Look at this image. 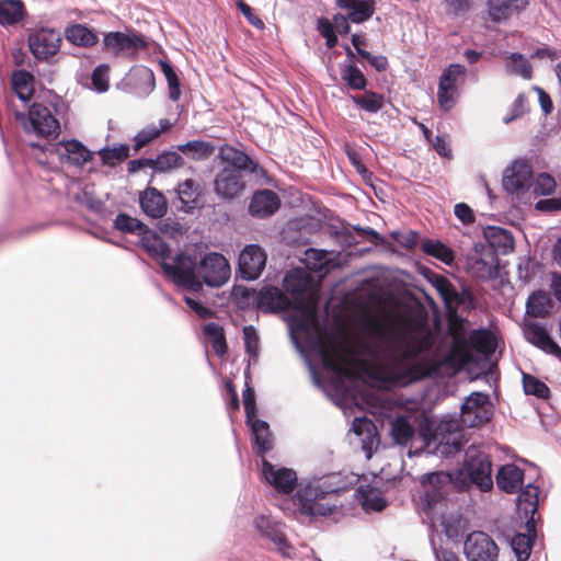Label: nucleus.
<instances>
[{"label":"nucleus","instance_id":"680f3d73","mask_svg":"<svg viewBox=\"0 0 561 561\" xmlns=\"http://www.w3.org/2000/svg\"><path fill=\"white\" fill-rule=\"evenodd\" d=\"M525 96L523 94H519L513 104L512 115L504 117L503 122L505 124H508L515 118L522 116L525 112Z\"/></svg>","mask_w":561,"mask_h":561},{"label":"nucleus","instance_id":"5fc2aeb1","mask_svg":"<svg viewBox=\"0 0 561 561\" xmlns=\"http://www.w3.org/2000/svg\"><path fill=\"white\" fill-rule=\"evenodd\" d=\"M554 188V179L547 173L539 174L535 181V192L539 195H550Z\"/></svg>","mask_w":561,"mask_h":561},{"label":"nucleus","instance_id":"774afa93","mask_svg":"<svg viewBox=\"0 0 561 561\" xmlns=\"http://www.w3.org/2000/svg\"><path fill=\"white\" fill-rule=\"evenodd\" d=\"M435 557L437 561H461L454 551L447 549L436 550Z\"/></svg>","mask_w":561,"mask_h":561},{"label":"nucleus","instance_id":"c9c22d12","mask_svg":"<svg viewBox=\"0 0 561 561\" xmlns=\"http://www.w3.org/2000/svg\"><path fill=\"white\" fill-rule=\"evenodd\" d=\"M183 165L184 159L174 151L163 152L156 160H151V168L158 172H169Z\"/></svg>","mask_w":561,"mask_h":561},{"label":"nucleus","instance_id":"7c9ffc66","mask_svg":"<svg viewBox=\"0 0 561 561\" xmlns=\"http://www.w3.org/2000/svg\"><path fill=\"white\" fill-rule=\"evenodd\" d=\"M485 237L492 248L507 253L514 249V238L512 233L500 227H491L485 231Z\"/></svg>","mask_w":561,"mask_h":561},{"label":"nucleus","instance_id":"1a4fd4ad","mask_svg":"<svg viewBox=\"0 0 561 561\" xmlns=\"http://www.w3.org/2000/svg\"><path fill=\"white\" fill-rule=\"evenodd\" d=\"M491 415L492 403L489 396L482 392H472L461 405L460 422L467 427H478L488 422Z\"/></svg>","mask_w":561,"mask_h":561},{"label":"nucleus","instance_id":"2eb2a0df","mask_svg":"<svg viewBox=\"0 0 561 561\" xmlns=\"http://www.w3.org/2000/svg\"><path fill=\"white\" fill-rule=\"evenodd\" d=\"M103 43L105 50L115 56L134 55L138 49L146 47L142 38L122 32L106 34Z\"/></svg>","mask_w":561,"mask_h":561},{"label":"nucleus","instance_id":"f3484780","mask_svg":"<svg viewBox=\"0 0 561 561\" xmlns=\"http://www.w3.org/2000/svg\"><path fill=\"white\" fill-rule=\"evenodd\" d=\"M241 172L237 169H224L215 180V191L225 198H234L243 191Z\"/></svg>","mask_w":561,"mask_h":561},{"label":"nucleus","instance_id":"0eeeda50","mask_svg":"<svg viewBox=\"0 0 561 561\" xmlns=\"http://www.w3.org/2000/svg\"><path fill=\"white\" fill-rule=\"evenodd\" d=\"M465 471L470 481L481 491L486 492L493 488L491 460L481 450L474 447L468 448Z\"/></svg>","mask_w":561,"mask_h":561},{"label":"nucleus","instance_id":"a878e982","mask_svg":"<svg viewBox=\"0 0 561 561\" xmlns=\"http://www.w3.org/2000/svg\"><path fill=\"white\" fill-rule=\"evenodd\" d=\"M517 500V505L519 510L524 512L525 517H530V519L527 522V529L530 534L534 531L533 520L538 505V488L533 484L526 485V488L519 493Z\"/></svg>","mask_w":561,"mask_h":561},{"label":"nucleus","instance_id":"a18cd8bd","mask_svg":"<svg viewBox=\"0 0 561 561\" xmlns=\"http://www.w3.org/2000/svg\"><path fill=\"white\" fill-rule=\"evenodd\" d=\"M133 76L136 78L137 81L141 83V85L138 88V94L140 96H147L153 91L156 87L154 76L149 68H137L134 71Z\"/></svg>","mask_w":561,"mask_h":561},{"label":"nucleus","instance_id":"e433bc0d","mask_svg":"<svg viewBox=\"0 0 561 561\" xmlns=\"http://www.w3.org/2000/svg\"><path fill=\"white\" fill-rule=\"evenodd\" d=\"M141 242L147 251L154 256L164 259L169 255V247L150 229H147V232L141 236Z\"/></svg>","mask_w":561,"mask_h":561},{"label":"nucleus","instance_id":"393cba45","mask_svg":"<svg viewBox=\"0 0 561 561\" xmlns=\"http://www.w3.org/2000/svg\"><path fill=\"white\" fill-rule=\"evenodd\" d=\"M471 273L481 279H490L497 275V260L493 252H485L473 257L470 263Z\"/></svg>","mask_w":561,"mask_h":561},{"label":"nucleus","instance_id":"aec40b11","mask_svg":"<svg viewBox=\"0 0 561 561\" xmlns=\"http://www.w3.org/2000/svg\"><path fill=\"white\" fill-rule=\"evenodd\" d=\"M528 5V0H489L488 14L491 21L501 23Z\"/></svg>","mask_w":561,"mask_h":561},{"label":"nucleus","instance_id":"6e6552de","mask_svg":"<svg viewBox=\"0 0 561 561\" xmlns=\"http://www.w3.org/2000/svg\"><path fill=\"white\" fill-rule=\"evenodd\" d=\"M285 289L296 296L297 299L306 301L307 308L313 313L317 288L310 273L301 267L288 271L284 278Z\"/></svg>","mask_w":561,"mask_h":561},{"label":"nucleus","instance_id":"49530a36","mask_svg":"<svg viewBox=\"0 0 561 561\" xmlns=\"http://www.w3.org/2000/svg\"><path fill=\"white\" fill-rule=\"evenodd\" d=\"M506 69L510 73L520 76L524 79H530L531 77V67L528 60L519 54L511 55Z\"/></svg>","mask_w":561,"mask_h":561},{"label":"nucleus","instance_id":"9b49d317","mask_svg":"<svg viewBox=\"0 0 561 561\" xmlns=\"http://www.w3.org/2000/svg\"><path fill=\"white\" fill-rule=\"evenodd\" d=\"M533 171L526 160H514L504 171L503 187L511 194H523L531 185Z\"/></svg>","mask_w":561,"mask_h":561},{"label":"nucleus","instance_id":"473e14b6","mask_svg":"<svg viewBox=\"0 0 561 561\" xmlns=\"http://www.w3.org/2000/svg\"><path fill=\"white\" fill-rule=\"evenodd\" d=\"M172 127V124L169 119L162 118L159 121V125H148L144 129H141L135 137V149L138 150L156 138H158L162 131H165Z\"/></svg>","mask_w":561,"mask_h":561},{"label":"nucleus","instance_id":"6ab92c4d","mask_svg":"<svg viewBox=\"0 0 561 561\" xmlns=\"http://www.w3.org/2000/svg\"><path fill=\"white\" fill-rule=\"evenodd\" d=\"M139 204L142 211L151 218H161L168 210L164 195L154 187H147L139 195Z\"/></svg>","mask_w":561,"mask_h":561},{"label":"nucleus","instance_id":"dca6fc26","mask_svg":"<svg viewBox=\"0 0 561 561\" xmlns=\"http://www.w3.org/2000/svg\"><path fill=\"white\" fill-rule=\"evenodd\" d=\"M54 150L61 163H68L75 167H82L93 158V152L75 139L59 141L56 144Z\"/></svg>","mask_w":561,"mask_h":561},{"label":"nucleus","instance_id":"bf43d9fd","mask_svg":"<svg viewBox=\"0 0 561 561\" xmlns=\"http://www.w3.org/2000/svg\"><path fill=\"white\" fill-rule=\"evenodd\" d=\"M243 405L247 414V422H250L253 417H255V401H254V392L250 387L243 391Z\"/></svg>","mask_w":561,"mask_h":561},{"label":"nucleus","instance_id":"4d7b16f0","mask_svg":"<svg viewBox=\"0 0 561 561\" xmlns=\"http://www.w3.org/2000/svg\"><path fill=\"white\" fill-rule=\"evenodd\" d=\"M254 526L262 536H265L270 539L278 533L267 516H259L255 518Z\"/></svg>","mask_w":561,"mask_h":561},{"label":"nucleus","instance_id":"7ed1b4c3","mask_svg":"<svg viewBox=\"0 0 561 561\" xmlns=\"http://www.w3.org/2000/svg\"><path fill=\"white\" fill-rule=\"evenodd\" d=\"M420 484V508L432 525H444L447 511L446 493L451 484V476L444 471L427 473L421 477Z\"/></svg>","mask_w":561,"mask_h":561},{"label":"nucleus","instance_id":"052dcab7","mask_svg":"<svg viewBox=\"0 0 561 561\" xmlns=\"http://www.w3.org/2000/svg\"><path fill=\"white\" fill-rule=\"evenodd\" d=\"M455 215L463 224H471L474 221L473 211L467 204H457L455 206Z\"/></svg>","mask_w":561,"mask_h":561},{"label":"nucleus","instance_id":"4c0bfd02","mask_svg":"<svg viewBox=\"0 0 561 561\" xmlns=\"http://www.w3.org/2000/svg\"><path fill=\"white\" fill-rule=\"evenodd\" d=\"M527 313L533 317H543L550 309V297L543 291L534 293L527 300Z\"/></svg>","mask_w":561,"mask_h":561},{"label":"nucleus","instance_id":"72a5a7b5","mask_svg":"<svg viewBox=\"0 0 561 561\" xmlns=\"http://www.w3.org/2000/svg\"><path fill=\"white\" fill-rule=\"evenodd\" d=\"M66 38L78 46H92L98 42L96 34L81 24H75L67 27Z\"/></svg>","mask_w":561,"mask_h":561},{"label":"nucleus","instance_id":"e2e57ef3","mask_svg":"<svg viewBox=\"0 0 561 561\" xmlns=\"http://www.w3.org/2000/svg\"><path fill=\"white\" fill-rule=\"evenodd\" d=\"M271 540L274 542L277 551L283 557H290L291 556L293 548L290 547V545L287 543V541L285 540V538L280 534L277 533L274 537L271 538Z\"/></svg>","mask_w":561,"mask_h":561},{"label":"nucleus","instance_id":"ddd939ff","mask_svg":"<svg viewBox=\"0 0 561 561\" xmlns=\"http://www.w3.org/2000/svg\"><path fill=\"white\" fill-rule=\"evenodd\" d=\"M61 43L60 34L50 28H39L28 36V47L37 59H47L55 55Z\"/></svg>","mask_w":561,"mask_h":561},{"label":"nucleus","instance_id":"f03ea898","mask_svg":"<svg viewBox=\"0 0 561 561\" xmlns=\"http://www.w3.org/2000/svg\"><path fill=\"white\" fill-rule=\"evenodd\" d=\"M162 268L178 286L193 291H199L203 284L220 287L231 275L228 260L217 252L205 253L198 263L190 254L182 252L172 262H163Z\"/></svg>","mask_w":561,"mask_h":561},{"label":"nucleus","instance_id":"09e8293b","mask_svg":"<svg viewBox=\"0 0 561 561\" xmlns=\"http://www.w3.org/2000/svg\"><path fill=\"white\" fill-rule=\"evenodd\" d=\"M342 79L350 88L355 90H363L366 87V79L363 72L352 65L344 67L342 70Z\"/></svg>","mask_w":561,"mask_h":561},{"label":"nucleus","instance_id":"69168bd1","mask_svg":"<svg viewBox=\"0 0 561 561\" xmlns=\"http://www.w3.org/2000/svg\"><path fill=\"white\" fill-rule=\"evenodd\" d=\"M440 291L447 304L457 302L458 295L446 279L440 283Z\"/></svg>","mask_w":561,"mask_h":561},{"label":"nucleus","instance_id":"c756f323","mask_svg":"<svg viewBox=\"0 0 561 561\" xmlns=\"http://www.w3.org/2000/svg\"><path fill=\"white\" fill-rule=\"evenodd\" d=\"M25 9L21 0H0V24L12 25L21 21Z\"/></svg>","mask_w":561,"mask_h":561},{"label":"nucleus","instance_id":"13d9d810","mask_svg":"<svg viewBox=\"0 0 561 561\" xmlns=\"http://www.w3.org/2000/svg\"><path fill=\"white\" fill-rule=\"evenodd\" d=\"M237 7L252 26L264 30V22L252 12V9L245 2L239 0L237 1Z\"/></svg>","mask_w":561,"mask_h":561},{"label":"nucleus","instance_id":"338daca9","mask_svg":"<svg viewBox=\"0 0 561 561\" xmlns=\"http://www.w3.org/2000/svg\"><path fill=\"white\" fill-rule=\"evenodd\" d=\"M185 302L202 318H208L211 314V311L208 308L204 307L201 302L191 297H185Z\"/></svg>","mask_w":561,"mask_h":561},{"label":"nucleus","instance_id":"864d4df0","mask_svg":"<svg viewBox=\"0 0 561 561\" xmlns=\"http://www.w3.org/2000/svg\"><path fill=\"white\" fill-rule=\"evenodd\" d=\"M92 84L99 92H105L108 89V67L99 66L92 73Z\"/></svg>","mask_w":561,"mask_h":561},{"label":"nucleus","instance_id":"cd10ccee","mask_svg":"<svg viewBox=\"0 0 561 561\" xmlns=\"http://www.w3.org/2000/svg\"><path fill=\"white\" fill-rule=\"evenodd\" d=\"M12 89L18 98L24 102L31 100L34 94L35 78L26 70H16L11 76Z\"/></svg>","mask_w":561,"mask_h":561},{"label":"nucleus","instance_id":"4be33fe9","mask_svg":"<svg viewBox=\"0 0 561 561\" xmlns=\"http://www.w3.org/2000/svg\"><path fill=\"white\" fill-rule=\"evenodd\" d=\"M523 482V470L513 463L502 466L496 473V484L506 493L517 492Z\"/></svg>","mask_w":561,"mask_h":561},{"label":"nucleus","instance_id":"c03bdc74","mask_svg":"<svg viewBox=\"0 0 561 561\" xmlns=\"http://www.w3.org/2000/svg\"><path fill=\"white\" fill-rule=\"evenodd\" d=\"M352 100L363 110L376 113L383 106V98L374 92H366L364 95H354Z\"/></svg>","mask_w":561,"mask_h":561},{"label":"nucleus","instance_id":"9d476101","mask_svg":"<svg viewBox=\"0 0 561 561\" xmlns=\"http://www.w3.org/2000/svg\"><path fill=\"white\" fill-rule=\"evenodd\" d=\"M463 553L468 561H496L499 548L489 535L474 531L467 537Z\"/></svg>","mask_w":561,"mask_h":561},{"label":"nucleus","instance_id":"a211bd4d","mask_svg":"<svg viewBox=\"0 0 561 561\" xmlns=\"http://www.w3.org/2000/svg\"><path fill=\"white\" fill-rule=\"evenodd\" d=\"M523 333L529 343L561 358V348L540 324L528 322L524 325Z\"/></svg>","mask_w":561,"mask_h":561},{"label":"nucleus","instance_id":"37998d69","mask_svg":"<svg viewBox=\"0 0 561 561\" xmlns=\"http://www.w3.org/2000/svg\"><path fill=\"white\" fill-rule=\"evenodd\" d=\"M115 227L124 232H133L142 236L147 232L148 227L144 225L139 219L130 217L126 214H119L115 221Z\"/></svg>","mask_w":561,"mask_h":561},{"label":"nucleus","instance_id":"39448f33","mask_svg":"<svg viewBox=\"0 0 561 561\" xmlns=\"http://www.w3.org/2000/svg\"><path fill=\"white\" fill-rule=\"evenodd\" d=\"M25 133L41 137H49L58 134L59 123L49 110L38 103H34L27 114H18Z\"/></svg>","mask_w":561,"mask_h":561},{"label":"nucleus","instance_id":"3c124183","mask_svg":"<svg viewBox=\"0 0 561 561\" xmlns=\"http://www.w3.org/2000/svg\"><path fill=\"white\" fill-rule=\"evenodd\" d=\"M374 14V7L369 0H359L353 10L348 13V19L353 23H362Z\"/></svg>","mask_w":561,"mask_h":561},{"label":"nucleus","instance_id":"b1692460","mask_svg":"<svg viewBox=\"0 0 561 561\" xmlns=\"http://www.w3.org/2000/svg\"><path fill=\"white\" fill-rule=\"evenodd\" d=\"M333 252L308 249L304 253L302 262L306 265V270L325 274L336 265L333 261Z\"/></svg>","mask_w":561,"mask_h":561},{"label":"nucleus","instance_id":"de8ad7c7","mask_svg":"<svg viewBox=\"0 0 561 561\" xmlns=\"http://www.w3.org/2000/svg\"><path fill=\"white\" fill-rule=\"evenodd\" d=\"M512 548L518 561H525L529 558L531 551V536L517 534L512 539Z\"/></svg>","mask_w":561,"mask_h":561},{"label":"nucleus","instance_id":"8fccbe9b","mask_svg":"<svg viewBox=\"0 0 561 561\" xmlns=\"http://www.w3.org/2000/svg\"><path fill=\"white\" fill-rule=\"evenodd\" d=\"M523 386L527 394H533L542 399L549 396V388L531 375H523Z\"/></svg>","mask_w":561,"mask_h":561},{"label":"nucleus","instance_id":"f257e3e1","mask_svg":"<svg viewBox=\"0 0 561 561\" xmlns=\"http://www.w3.org/2000/svg\"><path fill=\"white\" fill-rule=\"evenodd\" d=\"M428 329L407 318H368L352 337L331 342L321 352L325 367L339 375L364 373L386 385L419 378L415 358L431 346Z\"/></svg>","mask_w":561,"mask_h":561},{"label":"nucleus","instance_id":"2f4dec72","mask_svg":"<svg viewBox=\"0 0 561 561\" xmlns=\"http://www.w3.org/2000/svg\"><path fill=\"white\" fill-rule=\"evenodd\" d=\"M252 430V434L255 439L257 453L260 455L265 454L272 448V435L266 422L253 417L248 422Z\"/></svg>","mask_w":561,"mask_h":561},{"label":"nucleus","instance_id":"5701e85b","mask_svg":"<svg viewBox=\"0 0 561 561\" xmlns=\"http://www.w3.org/2000/svg\"><path fill=\"white\" fill-rule=\"evenodd\" d=\"M257 306L264 311H282L289 306L288 298L276 287H265L257 296Z\"/></svg>","mask_w":561,"mask_h":561},{"label":"nucleus","instance_id":"f8f14e48","mask_svg":"<svg viewBox=\"0 0 561 561\" xmlns=\"http://www.w3.org/2000/svg\"><path fill=\"white\" fill-rule=\"evenodd\" d=\"M266 259V253L260 245H245L238 260L241 277L247 280L256 279L265 267Z\"/></svg>","mask_w":561,"mask_h":561},{"label":"nucleus","instance_id":"6e6d98bb","mask_svg":"<svg viewBox=\"0 0 561 561\" xmlns=\"http://www.w3.org/2000/svg\"><path fill=\"white\" fill-rule=\"evenodd\" d=\"M243 336L247 352L252 355H256L259 350V336L256 330L252 325L244 327Z\"/></svg>","mask_w":561,"mask_h":561},{"label":"nucleus","instance_id":"20e7f679","mask_svg":"<svg viewBox=\"0 0 561 561\" xmlns=\"http://www.w3.org/2000/svg\"><path fill=\"white\" fill-rule=\"evenodd\" d=\"M334 491H325L318 483L300 485L294 502L301 514L308 516H327L335 507Z\"/></svg>","mask_w":561,"mask_h":561},{"label":"nucleus","instance_id":"79ce46f5","mask_svg":"<svg viewBox=\"0 0 561 561\" xmlns=\"http://www.w3.org/2000/svg\"><path fill=\"white\" fill-rule=\"evenodd\" d=\"M414 430L408 417L399 416L391 424V434L398 444H407L413 436Z\"/></svg>","mask_w":561,"mask_h":561},{"label":"nucleus","instance_id":"412c9836","mask_svg":"<svg viewBox=\"0 0 561 561\" xmlns=\"http://www.w3.org/2000/svg\"><path fill=\"white\" fill-rule=\"evenodd\" d=\"M279 207V199L276 193L263 190L255 193L250 203V213L256 217H267Z\"/></svg>","mask_w":561,"mask_h":561},{"label":"nucleus","instance_id":"c85d7f7f","mask_svg":"<svg viewBox=\"0 0 561 561\" xmlns=\"http://www.w3.org/2000/svg\"><path fill=\"white\" fill-rule=\"evenodd\" d=\"M357 493L359 503L365 511L380 512L387 505L381 492L376 488L369 485L360 486Z\"/></svg>","mask_w":561,"mask_h":561},{"label":"nucleus","instance_id":"0e129e2a","mask_svg":"<svg viewBox=\"0 0 561 561\" xmlns=\"http://www.w3.org/2000/svg\"><path fill=\"white\" fill-rule=\"evenodd\" d=\"M348 20V18L342 14L334 15L332 22L334 32H337L339 34H347L350 32Z\"/></svg>","mask_w":561,"mask_h":561},{"label":"nucleus","instance_id":"bb28decb","mask_svg":"<svg viewBox=\"0 0 561 561\" xmlns=\"http://www.w3.org/2000/svg\"><path fill=\"white\" fill-rule=\"evenodd\" d=\"M175 193L183 208L192 209L203 194V186L195 180L186 179L179 183Z\"/></svg>","mask_w":561,"mask_h":561},{"label":"nucleus","instance_id":"603ef678","mask_svg":"<svg viewBox=\"0 0 561 561\" xmlns=\"http://www.w3.org/2000/svg\"><path fill=\"white\" fill-rule=\"evenodd\" d=\"M352 431L357 436H362V440L365 443L374 436L375 425L367 417H355L352 424Z\"/></svg>","mask_w":561,"mask_h":561},{"label":"nucleus","instance_id":"ea45409f","mask_svg":"<svg viewBox=\"0 0 561 561\" xmlns=\"http://www.w3.org/2000/svg\"><path fill=\"white\" fill-rule=\"evenodd\" d=\"M222 158L227 161H230L237 169H248L252 172L256 171V163L252 161L244 152L240 150H236L233 148H224L221 150Z\"/></svg>","mask_w":561,"mask_h":561},{"label":"nucleus","instance_id":"f704fd0d","mask_svg":"<svg viewBox=\"0 0 561 561\" xmlns=\"http://www.w3.org/2000/svg\"><path fill=\"white\" fill-rule=\"evenodd\" d=\"M421 249L424 253L434 256L447 265H451L455 260L453 250L438 240H424Z\"/></svg>","mask_w":561,"mask_h":561},{"label":"nucleus","instance_id":"4468645a","mask_svg":"<svg viewBox=\"0 0 561 561\" xmlns=\"http://www.w3.org/2000/svg\"><path fill=\"white\" fill-rule=\"evenodd\" d=\"M262 474L277 492L288 494L297 485V474L294 470L277 467L263 459Z\"/></svg>","mask_w":561,"mask_h":561},{"label":"nucleus","instance_id":"423d86ee","mask_svg":"<svg viewBox=\"0 0 561 561\" xmlns=\"http://www.w3.org/2000/svg\"><path fill=\"white\" fill-rule=\"evenodd\" d=\"M466 68L455 64L447 67L439 77L437 102L439 107L450 111L459 96V88L465 82Z\"/></svg>","mask_w":561,"mask_h":561},{"label":"nucleus","instance_id":"a19ab883","mask_svg":"<svg viewBox=\"0 0 561 561\" xmlns=\"http://www.w3.org/2000/svg\"><path fill=\"white\" fill-rule=\"evenodd\" d=\"M178 149L185 154H191L193 159L208 158L215 150L214 146L201 140H193L179 145Z\"/></svg>","mask_w":561,"mask_h":561},{"label":"nucleus","instance_id":"58836bf2","mask_svg":"<svg viewBox=\"0 0 561 561\" xmlns=\"http://www.w3.org/2000/svg\"><path fill=\"white\" fill-rule=\"evenodd\" d=\"M98 153L104 165L115 167L129 157V147L119 145L113 148H103Z\"/></svg>","mask_w":561,"mask_h":561}]
</instances>
